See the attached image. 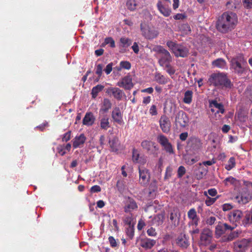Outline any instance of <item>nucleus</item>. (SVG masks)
Returning a JSON list of instances; mask_svg holds the SVG:
<instances>
[{
  "label": "nucleus",
  "mask_w": 252,
  "mask_h": 252,
  "mask_svg": "<svg viewBox=\"0 0 252 252\" xmlns=\"http://www.w3.org/2000/svg\"><path fill=\"white\" fill-rule=\"evenodd\" d=\"M237 23V16L233 12H224L216 23V28L221 33H226L233 30Z\"/></svg>",
  "instance_id": "f257e3e1"
},
{
  "label": "nucleus",
  "mask_w": 252,
  "mask_h": 252,
  "mask_svg": "<svg viewBox=\"0 0 252 252\" xmlns=\"http://www.w3.org/2000/svg\"><path fill=\"white\" fill-rule=\"evenodd\" d=\"M210 85L215 87H224L230 88L231 87V81L227 78L226 75L222 73H212L208 79Z\"/></svg>",
  "instance_id": "f03ea898"
},
{
  "label": "nucleus",
  "mask_w": 252,
  "mask_h": 252,
  "mask_svg": "<svg viewBox=\"0 0 252 252\" xmlns=\"http://www.w3.org/2000/svg\"><path fill=\"white\" fill-rule=\"evenodd\" d=\"M242 63L247 64L246 60L242 54L237 55L231 60V64L235 73L239 75L246 73L249 69L248 66L242 65Z\"/></svg>",
  "instance_id": "7ed1b4c3"
},
{
  "label": "nucleus",
  "mask_w": 252,
  "mask_h": 252,
  "mask_svg": "<svg viewBox=\"0 0 252 252\" xmlns=\"http://www.w3.org/2000/svg\"><path fill=\"white\" fill-rule=\"evenodd\" d=\"M166 45L176 57L186 58L189 54V49L183 44L168 41Z\"/></svg>",
  "instance_id": "20e7f679"
},
{
  "label": "nucleus",
  "mask_w": 252,
  "mask_h": 252,
  "mask_svg": "<svg viewBox=\"0 0 252 252\" xmlns=\"http://www.w3.org/2000/svg\"><path fill=\"white\" fill-rule=\"evenodd\" d=\"M212 239V231L209 229H204L200 234L199 245L204 246H208L211 244Z\"/></svg>",
  "instance_id": "39448f33"
},
{
  "label": "nucleus",
  "mask_w": 252,
  "mask_h": 252,
  "mask_svg": "<svg viewBox=\"0 0 252 252\" xmlns=\"http://www.w3.org/2000/svg\"><path fill=\"white\" fill-rule=\"evenodd\" d=\"M140 29L142 35L147 39H152L156 38L158 35V32L157 30L150 28L147 25H140Z\"/></svg>",
  "instance_id": "423d86ee"
},
{
  "label": "nucleus",
  "mask_w": 252,
  "mask_h": 252,
  "mask_svg": "<svg viewBox=\"0 0 252 252\" xmlns=\"http://www.w3.org/2000/svg\"><path fill=\"white\" fill-rule=\"evenodd\" d=\"M105 93L110 96H112L116 100H121L126 96L124 92L117 87H109L106 89Z\"/></svg>",
  "instance_id": "0eeeda50"
},
{
  "label": "nucleus",
  "mask_w": 252,
  "mask_h": 252,
  "mask_svg": "<svg viewBox=\"0 0 252 252\" xmlns=\"http://www.w3.org/2000/svg\"><path fill=\"white\" fill-rule=\"evenodd\" d=\"M189 120L187 114L183 110L178 112L175 117V123L180 126L185 127L189 123Z\"/></svg>",
  "instance_id": "6e6552de"
},
{
  "label": "nucleus",
  "mask_w": 252,
  "mask_h": 252,
  "mask_svg": "<svg viewBox=\"0 0 252 252\" xmlns=\"http://www.w3.org/2000/svg\"><path fill=\"white\" fill-rule=\"evenodd\" d=\"M234 228V227L227 224L226 223L219 222L215 228V234L217 238H219L223 234H225L227 230L232 231Z\"/></svg>",
  "instance_id": "1a4fd4ad"
},
{
  "label": "nucleus",
  "mask_w": 252,
  "mask_h": 252,
  "mask_svg": "<svg viewBox=\"0 0 252 252\" xmlns=\"http://www.w3.org/2000/svg\"><path fill=\"white\" fill-rule=\"evenodd\" d=\"M139 183L142 186L147 185L150 180V173L148 169L139 167Z\"/></svg>",
  "instance_id": "9d476101"
},
{
  "label": "nucleus",
  "mask_w": 252,
  "mask_h": 252,
  "mask_svg": "<svg viewBox=\"0 0 252 252\" xmlns=\"http://www.w3.org/2000/svg\"><path fill=\"white\" fill-rule=\"evenodd\" d=\"M157 7L159 12L164 17H168L171 14V9L169 3H166L161 0H158L157 3Z\"/></svg>",
  "instance_id": "9b49d317"
},
{
  "label": "nucleus",
  "mask_w": 252,
  "mask_h": 252,
  "mask_svg": "<svg viewBox=\"0 0 252 252\" xmlns=\"http://www.w3.org/2000/svg\"><path fill=\"white\" fill-rule=\"evenodd\" d=\"M248 114L249 110L248 109L243 107H240L236 112L235 118L242 123H246L247 121L249 122Z\"/></svg>",
  "instance_id": "f8f14e48"
},
{
  "label": "nucleus",
  "mask_w": 252,
  "mask_h": 252,
  "mask_svg": "<svg viewBox=\"0 0 252 252\" xmlns=\"http://www.w3.org/2000/svg\"><path fill=\"white\" fill-rule=\"evenodd\" d=\"M117 86L123 88L126 90H130L133 87L132 79L130 75H126L117 82Z\"/></svg>",
  "instance_id": "ddd939ff"
},
{
  "label": "nucleus",
  "mask_w": 252,
  "mask_h": 252,
  "mask_svg": "<svg viewBox=\"0 0 252 252\" xmlns=\"http://www.w3.org/2000/svg\"><path fill=\"white\" fill-rule=\"evenodd\" d=\"M250 240L246 239H243L241 241H238L234 243V250L236 252H243L245 251L249 247Z\"/></svg>",
  "instance_id": "4468645a"
},
{
  "label": "nucleus",
  "mask_w": 252,
  "mask_h": 252,
  "mask_svg": "<svg viewBox=\"0 0 252 252\" xmlns=\"http://www.w3.org/2000/svg\"><path fill=\"white\" fill-rule=\"evenodd\" d=\"M159 124L163 132L167 133L170 131L171 124L169 118L166 115H163L160 117Z\"/></svg>",
  "instance_id": "2eb2a0df"
},
{
  "label": "nucleus",
  "mask_w": 252,
  "mask_h": 252,
  "mask_svg": "<svg viewBox=\"0 0 252 252\" xmlns=\"http://www.w3.org/2000/svg\"><path fill=\"white\" fill-rule=\"evenodd\" d=\"M209 107L213 113L221 114L224 113L223 105L221 103H219L216 99L209 100Z\"/></svg>",
  "instance_id": "dca6fc26"
},
{
  "label": "nucleus",
  "mask_w": 252,
  "mask_h": 252,
  "mask_svg": "<svg viewBox=\"0 0 252 252\" xmlns=\"http://www.w3.org/2000/svg\"><path fill=\"white\" fill-rule=\"evenodd\" d=\"M171 62L172 57L167 50L161 54V57L158 60L159 65L162 67L170 64Z\"/></svg>",
  "instance_id": "f3484780"
},
{
  "label": "nucleus",
  "mask_w": 252,
  "mask_h": 252,
  "mask_svg": "<svg viewBox=\"0 0 252 252\" xmlns=\"http://www.w3.org/2000/svg\"><path fill=\"white\" fill-rule=\"evenodd\" d=\"M112 117L114 121L118 124L122 125L123 123V115L119 107L114 108L112 112Z\"/></svg>",
  "instance_id": "a211bd4d"
},
{
  "label": "nucleus",
  "mask_w": 252,
  "mask_h": 252,
  "mask_svg": "<svg viewBox=\"0 0 252 252\" xmlns=\"http://www.w3.org/2000/svg\"><path fill=\"white\" fill-rule=\"evenodd\" d=\"M137 205L135 200L129 197L126 198L124 207L125 212H129L137 208Z\"/></svg>",
  "instance_id": "6ab92c4d"
},
{
  "label": "nucleus",
  "mask_w": 252,
  "mask_h": 252,
  "mask_svg": "<svg viewBox=\"0 0 252 252\" xmlns=\"http://www.w3.org/2000/svg\"><path fill=\"white\" fill-rule=\"evenodd\" d=\"M95 118L92 112H87L83 119V124L87 126H92L95 121Z\"/></svg>",
  "instance_id": "aec40b11"
},
{
  "label": "nucleus",
  "mask_w": 252,
  "mask_h": 252,
  "mask_svg": "<svg viewBox=\"0 0 252 252\" xmlns=\"http://www.w3.org/2000/svg\"><path fill=\"white\" fill-rule=\"evenodd\" d=\"M156 243V241L147 238L140 240V246L145 249H151Z\"/></svg>",
  "instance_id": "412c9836"
},
{
  "label": "nucleus",
  "mask_w": 252,
  "mask_h": 252,
  "mask_svg": "<svg viewBox=\"0 0 252 252\" xmlns=\"http://www.w3.org/2000/svg\"><path fill=\"white\" fill-rule=\"evenodd\" d=\"M155 80L159 84L165 85L170 81V79L158 72L155 73Z\"/></svg>",
  "instance_id": "4be33fe9"
},
{
  "label": "nucleus",
  "mask_w": 252,
  "mask_h": 252,
  "mask_svg": "<svg viewBox=\"0 0 252 252\" xmlns=\"http://www.w3.org/2000/svg\"><path fill=\"white\" fill-rule=\"evenodd\" d=\"M177 244L182 248H187L189 246V241L185 234L181 233L176 239Z\"/></svg>",
  "instance_id": "5701e85b"
},
{
  "label": "nucleus",
  "mask_w": 252,
  "mask_h": 252,
  "mask_svg": "<svg viewBox=\"0 0 252 252\" xmlns=\"http://www.w3.org/2000/svg\"><path fill=\"white\" fill-rule=\"evenodd\" d=\"M169 219L172 224L175 226L178 225L180 221V214L178 210H174L170 213Z\"/></svg>",
  "instance_id": "b1692460"
},
{
  "label": "nucleus",
  "mask_w": 252,
  "mask_h": 252,
  "mask_svg": "<svg viewBox=\"0 0 252 252\" xmlns=\"http://www.w3.org/2000/svg\"><path fill=\"white\" fill-rule=\"evenodd\" d=\"M242 223L245 226L252 224V209L245 212V216L242 220Z\"/></svg>",
  "instance_id": "393cba45"
},
{
  "label": "nucleus",
  "mask_w": 252,
  "mask_h": 252,
  "mask_svg": "<svg viewBox=\"0 0 252 252\" xmlns=\"http://www.w3.org/2000/svg\"><path fill=\"white\" fill-rule=\"evenodd\" d=\"M243 216V213L239 210H233L229 216L230 220L235 222H240Z\"/></svg>",
  "instance_id": "a878e982"
},
{
  "label": "nucleus",
  "mask_w": 252,
  "mask_h": 252,
  "mask_svg": "<svg viewBox=\"0 0 252 252\" xmlns=\"http://www.w3.org/2000/svg\"><path fill=\"white\" fill-rule=\"evenodd\" d=\"M188 217L192 220V222L195 226L198 225L199 218L197 216V213L194 208H191L188 211Z\"/></svg>",
  "instance_id": "bb28decb"
},
{
  "label": "nucleus",
  "mask_w": 252,
  "mask_h": 252,
  "mask_svg": "<svg viewBox=\"0 0 252 252\" xmlns=\"http://www.w3.org/2000/svg\"><path fill=\"white\" fill-rule=\"evenodd\" d=\"M156 143H142V146L147 152L151 154H154L158 150Z\"/></svg>",
  "instance_id": "cd10ccee"
},
{
  "label": "nucleus",
  "mask_w": 252,
  "mask_h": 252,
  "mask_svg": "<svg viewBox=\"0 0 252 252\" xmlns=\"http://www.w3.org/2000/svg\"><path fill=\"white\" fill-rule=\"evenodd\" d=\"M112 107V103L108 98H104L99 112H107Z\"/></svg>",
  "instance_id": "c85d7f7f"
},
{
  "label": "nucleus",
  "mask_w": 252,
  "mask_h": 252,
  "mask_svg": "<svg viewBox=\"0 0 252 252\" xmlns=\"http://www.w3.org/2000/svg\"><path fill=\"white\" fill-rule=\"evenodd\" d=\"M193 92L191 90H187L184 93V97L183 98V101L184 103L190 104L192 101L193 97Z\"/></svg>",
  "instance_id": "c756f323"
},
{
  "label": "nucleus",
  "mask_w": 252,
  "mask_h": 252,
  "mask_svg": "<svg viewBox=\"0 0 252 252\" xmlns=\"http://www.w3.org/2000/svg\"><path fill=\"white\" fill-rule=\"evenodd\" d=\"M132 40L128 37L123 36L120 38L119 41V46L122 48H127L132 44Z\"/></svg>",
  "instance_id": "7c9ffc66"
},
{
  "label": "nucleus",
  "mask_w": 252,
  "mask_h": 252,
  "mask_svg": "<svg viewBox=\"0 0 252 252\" xmlns=\"http://www.w3.org/2000/svg\"><path fill=\"white\" fill-rule=\"evenodd\" d=\"M239 236V233L236 231H232L230 232L228 235H224L222 237V242H230L237 238Z\"/></svg>",
  "instance_id": "2f4dec72"
},
{
  "label": "nucleus",
  "mask_w": 252,
  "mask_h": 252,
  "mask_svg": "<svg viewBox=\"0 0 252 252\" xmlns=\"http://www.w3.org/2000/svg\"><path fill=\"white\" fill-rule=\"evenodd\" d=\"M239 203L245 204L249 202L252 199L251 195L248 192L243 193L241 196L237 197Z\"/></svg>",
  "instance_id": "473e14b6"
},
{
  "label": "nucleus",
  "mask_w": 252,
  "mask_h": 252,
  "mask_svg": "<svg viewBox=\"0 0 252 252\" xmlns=\"http://www.w3.org/2000/svg\"><path fill=\"white\" fill-rule=\"evenodd\" d=\"M212 65L220 68H225L226 66L225 61L221 58L218 59L212 62Z\"/></svg>",
  "instance_id": "72a5a7b5"
},
{
  "label": "nucleus",
  "mask_w": 252,
  "mask_h": 252,
  "mask_svg": "<svg viewBox=\"0 0 252 252\" xmlns=\"http://www.w3.org/2000/svg\"><path fill=\"white\" fill-rule=\"evenodd\" d=\"M104 86L100 84L94 87L92 90L91 92L92 97L95 98L97 96L98 94L101 92L104 89Z\"/></svg>",
  "instance_id": "f704fd0d"
},
{
  "label": "nucleus",
  "mask_w": 252,
  "mask_h": 252,
  "mask_svg": "<svg viewBox=\"0 0 252 252\" xmlns=\"http://www.w3.org/2000/svg\"><path fill=\"white\" fill-rule=\"evenodd\" d=\"M100 127L103 129H107L110 127V124L109 122V118L108 117H104L100 120Z\"/></svg>",
  "instance_id": "c9c22d12"
},
{
  "label": "nucleus",
  "mask_w": 252,
  "mask_h": 252,
  "mask_svg": "<svg viewBox=\"0 0 252 252\" xmlns=\"http://www.w3.org/2000/svg\"><path fill=\"white\" fill-rule=\"evenodd\" d=\"M204 195L207 197V198L205 200V204L207 206H210L213 204L219 198L218 196L215 198H211L209 197L208 195L207 192L206 191L204 192Z\"/></svg>",
  "instance_id": "e433bc0d"
},
{
  "label": "nucleus",
  "mask_w": 252,
  "mask_h": 252,
  "mask_svg": "<svg viewBox=\"0 0 252 252\" xmlns=\"http://www.w3.org/2000/svg\"><path fill=\"white\" fill-rule=\"evenodd\" d=\"M235 159L233 157H231L229 158L227 163L225 165V168L229 171L232 169L235 166Z\"/></svg>",
  "instance_id": "4c0bfd02"
},
{
  "label": "nucleus",
  "mask_w": 252,
  "mask_h": 252,
  "mask_svg": "<svg viewBox=\"0 0 252 252\" xmlns=\"http://www.w3.org/2000/svg\"><path fill=\"white\" fill-rule=\"evenodd\" d=\"M163 67L165 68L166 72L173 78L172 75L175 74L176 71L174 67L170 63L165 65Z\"/></svg>",
  "instance_id": "58836bf2"
},
{
  "label": "nucleus",
  "mask_w": 252,
  "mask_h": 252,
  "mask_svg": "<svg viewBox=\"0 0 252 252\" xmlns=\"http://www.w3.org/2000/svg\"><path fill=\"white\" fill-rule=\"evenodd\" d=\"M137 4L135 0H127L126 3L127 8L131 11L136 9Z\"/></svg>",
  "instance_id": "ea45409f"
},
{
  "label": "nucleus",
  "mask_w": 252,
  "mask_h": 252,
  "mask_svg": "<svg viewBox=\"0 0 252 252\" xmlns=\"http://www.w3.org/2000/svg\"><path fill=\"white\" fill-rule=\"evenodd\" d=\"M103 44H109L110 47L113 48H115L116 46L115 41L111 37L105 38L104 39V42L103 43Z\"/></svg>",
  "instance_id": "a19ab883"
},
{
  "label": "nucleus",
  "mask_w": 252,
  "mask_h": 252,
  "mask_svg": "<svg viewBox=\"0 0 252 252\" xmlns=\"http://www.w3.org/2000/svg\"><path fill=\"white\" fill-rule=\"evenodd\" d=\"M126 233L129 239H132L134 236V229L133 226H128L126 229Z\"/></svg>",
  "instance_id": "79ce46f5"
},
{
  "label": "nucleus",
  "mask_w": 252,
  "mask_h": 252,
  "mask_svg": "<svg viewBox=\"0 0 252 252\" xmlns=\"http://www.w3.org/2000/svg\"><path fill=\"white\" fill-rule=\"evenodd\" d=\"M164 216L163 214H158L155 217L154 220L158 225H161L163 222Z\"/></svg>",
  "instance_id": "37998d69"
},
{
  "label": "nucleus",
  "mask_w": 252,
  "mask_h": 252,
  "mask_svg": "<svg viewBox=\"0 0 252 252\" xmlns=\"http://www.w3.org/2000/svg\"><path fill=\"white\" fill-rule=\"evenodd\" d=\"M111 151L112 152H118L121 149L120 143H109Z\"/></svg>",
  "instance_id": "c03bdc74"
},
{
  "label": "nucleus",
  "mask_w": 252,
  "mask_h": 252,
  "mask_svg": "<svg viewBox=\"0 0 252 252\" xmlns=\"http://www.w3.org/2000/svg\"><path fill=\"white\" fill-rule=\"evenodd\" d=\"M162 147L164 148L166 152L172 153H173L172 146L170 143H160Z\"/></svg>",
  "instance_id": "a18cd8bd"
},
{
  "label": "nucleus",
  "mask_w": 252,
  "mask_h": 252,
  "mask_svg": "<svg viewBox=\"0 0 252 252\" xmlns=\"http://www.w3.org/2000/svg\"><path fill=\"white\" fill-rule=\"evenodd\" d=\"M116 186L120 192H123L125 189V185L123 181H118L117 183Z\"/></svg>",
  "instance_id": "49530a36"
},
{
  "label": "nucleus",
  "mask_w": 252,
  "mask_h": 252,
  "mask_svg": "<svg viewBox=\"0 0 252 252\" xmlns=\"http://www.w3.org/2000/svg\"><path fill=\"white\" fill-rule=\"evenodd\" d=\"M120 66L122 68L126 69H130L131 68V64L128 61H122L120 63Z\"/></svg>",
  "instance_id": "de8ad7c7"
},
{
  "label": "nucleus",
  "mask_w": 252,
  "mask_h": 252,
  "mask_svg": "<svg viewBox=\"0 0 252 252\" xmlns=\"http://www.w3.org/2000/svg\"><path fill=\"white\" fill-rule=\"evenodd\" d=\"M186 170L183 166H180L178 169L177 176L178 177L182 178L183 175L186 173Z\"/></svg>",
  "instance_id": "09e8293b"
},
{
  "label": "nucleus",
  "mask_w": 252,
  "mask_h": 252,
  "mask_svg": "<svg viewBox=\"0 0 252 252\" xmlns=\"http://www.w3.org/2000/svg\"><path fill=\"white\" fill-rule=\"evenodd\" d=\"M103 65L101 64H99L96 66L95 73L98 75V78L96 81H98L99 77L101 76L102 73Z\"/></svg>",
  "instance_id": "8fccbe9b"
},
{
  "label": "nucleus",
  "mask_w": 252,
  "mask_h": 252,
  "mask_svg": "<svg viewBox=\"0 0 252 252\" xmlns=\"http://www.w3.org/2000/svg\"><path fill=\"white\" fill-rule=\"evenodd\" d=\"M132 220L133 218L131 215H129L125 217L124 219V222L126 224H127L128 226H133L131 224Z\"/></svg>",
  "instance_id": "3c124183"
},
{
  "label": "nucleus",
  "mask_w": 252,
  "mask_h": 252,
  "mask_svg": "<svg viewBox=\"0 0 252 252\" xmlns=\"http://www.w3.org/2000/svg\"><path fill=\"white\" fill-rule=\"evenodd\" d=\"M166 50H167L164 49L162 46L160 45H157L153 48L154 51L157 52L158 53H160L161 54H163Z\"/></svg>",
  "instance_id": "603ef678"
},
{
  "label": "nucleus",
  "mask_w": 252,
  "mask_h": 252,
  "mask_svg": "<svg viewBox=\"0 0 252 252\" xmlns=\"http://www.w3.org/2000/svg\"><path fill=\"white\" fill-rule=\"evenodd\" d=\"M49 126V124L47 122L45 121L41 125L36 126L35 127V129L39 130L41 131H43L46 127H48Z\"/></svg>",
  "instance_id": "864d4df0"
},
{
  "label": "nucleus",
  "mask_w": 252,
  "mask_h": 252,
  "mask_svg": "<svg viewBox=\"0 0 252 252\" xmlns=\"http://www.w3.org/2000/svg\"><path fill=\"white\" fill-rule=\"evenodd\" d=\"M86 140V137L83 133L80 134L79 135H77L75 137L74 142H85Z\"/></svg>",
  "instance_id": "5fc2aeb1"
},
{
  "label": "nucleus",
  "mask_w": 252,
  "mask_h": 252,
  "mask_svg": "<svg viewBox=\"0 0 252 252\" xmlns=\"http://www.w3.org/2000/svg\"><path fill=\"white\" fill-rule=\"evenodd\" d=\"M226 5L228 8L232 10L236 8V5L234 2L233 0H230L229 1H227L226 3Z\"/></svg>",
  "instance_id": "6e6d98bb"
},
{
  "label": "nucleus",
  "mask_w": 252,
  "mask_h": 252,
  "mask_svg": "<svg viewBox=\"0 0 252 252\" xmlns=\"http://www.w3.org/2000/svg\"><path fill=\"white\" fill-rule=\"evenodd\" d=\"M132 159L133 161L135 162H140V160H139V155L137 153V152L134 150L133 151Z\"/></svg>",
  "instance_id": "4d7b16f0"
},
{
  "label": "nucleus",
  "mask_w": 252,
  "mask_h": 252,
  "mask_svg": "<svg viewBox=\"0 0 252 252\" xmlns=\"http://www.w3.org/2000/svg\"><path fill=\"white\" fill-rule=\"evenodd\" d=\"M244 6L247 9L252 8V0H243Z\"/></svg>",
  "instance_id": "13d9d810"
},
{
  "label": "nucleus",
  "mask_w": 252,
  "mask_h": 252,
  "mask_svg": "<svg viewBox=\"0 0 252 252\" xmlns=\"http://www.w3.org/2000/svg\"><path fill=\"white\" fill-rule=\"evenodd\" d=\"M71 138V131H69L64 133L62 138L63 142H67Z\"/></svg>",
  "instance_id": "bf43d9fd"
},
{
  "label": "nucleus",
  "mask_w": 252,
  "mask_h": 252,
  "mask_svg": "<svg viewBox=\"0 0 252 252\" xmlns=\"http://www.w3.org/2000/svg\"><path fill=\"white\" fill-rule=\"evenodd\" d=\"M108 240L110 245L112 247H116L117 246V243L116 242V240L113 236H109L108 238Z\"/></svg>",
  "instance_id": "052dcab7"
},
{
  "label": "nucleus",
  "mask_w": 252,
  "mask_h": 252,
  "mask_svg": "<svg viewBox=\"0 0 252 252\" xmlns=\"http://www.w3.org/2000/svg\"><path fill=\"white\" fill-rule=\"evenodd\" d=\"M216 220V218L215 217H210L207 218L206 220V223L210 225H213Z\"/></svg>",
  "instance_id": "680f3d73"
},
{
  "label": "nucleus",
  "mask_w": 252,
  "mask_h": 252,
  "mask_svg": "<svg viewBox=\"0 0 252 252\" xmlns=\"http://www.w3.org/2000/svg\"><path fill=\"white\" fill-rule=\"evenodd\" d=\"M57 150L61 156H63L66 152L65 150L64 145L59 146L57 148Z\"/></svg>",
  "instance_id": "e2e57ef3"
},
{
  "label": "nucleus",
  "mask_w": 252,
  "mask_h": 252,
  "mask_svg": "<svg viewBox=\"0 0 252 252\" xmlns=\"http://www.w3.org/2000/svg\"><path fill=\"white\" fill-rule=\"evenodd\" d=\"M147 233L148 235L150 236H156L157 235V232L156 231V230L155 228H153V227H151L149 228L147 231Z\"/></svg>",
  "instance_id": "0e129e2a"
},
{
  "label": "nucleus",
  "mask_w": 252,
  "mask_h": 252,
  "mask_svg": "<svg viewBox=\"0 0 252 252\" xmlns=\"http://www.w3.org/2000/svg\"><path fill=\"white\" fill-rule=\"evenodd\" d=\"M149 112L152 116H156L157 115L158 112L157 110V107L155 105H153L149 110Z\"/></svg>",
  "instance_id": "69168bd1"
},
{
  "label": "nucleus",
  "mask_w": 252,
  "mask_h": 252,
  "mask_svg": "<svg viewBox=\"0 0 252 252\" xmlns=\"http://www.w3.org/2000/svg\"><path fill=\"white\" fill-rule=\"evenodd\" d=\"M101 191V188L98 185H95L93 186L91 189L90 191L92 193L98 192Z\"/></svg>",
  "instance_id": "338daca9"
},
{
  "label": "nucleus",
  "mask_w": 252,
  "mask_h": 252,
  "mask_svg": "<svg viewBox=\"0 0 252 252\" xmlns=\"http://www.w3.org/2000/svg\"><path fill=\"white\" fill-rule=\"evenodd\" d=\"M113 63H111L108 64L106 68L104 69V71L107 74H109L112 70Z\"/></svg>",
  "instance_id": "774afa93"
}]
</instances>
